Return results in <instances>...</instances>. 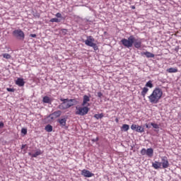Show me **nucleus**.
<instances>
[{
    "label": "nucleus",
    "mask_w": 181,
    "mask_h": 181,
    "mask_svg": "<svg viewBox=\"0 0 181 181\" xmlns=\"http://www.w3.org/2000/svg\"><path fill=\"white\" fill-rule=\"evenodd\" d=\"M146 87H148L149 88H152L153 87V83H152V81H148L146 83Z\"/></svg>",
    "instance_id": "obj_25"
},
{
    "label": "nucleus",
    "mask_w": 181,
    "mask_h": 181,
    "mask_svg": "<svg viewBox=\"0 0 181 181\" xmlns=\"http://www.w3.org/2000/svg\"><path fill=\"white\" fill-rule=\"evenodd\" d=\"M26 148V144H23L21 146V149H25Z\"/></svg>",
    "instance_id": "obj_38"
},
{
    "label": "nucleus",
    "mask_w": 181,
    "mask_h": 181,
    "mask_svg": "<svg viewBox=\"0 0 181 181\" xmlns=\"http://www.w3.org/2000/svg\"><path fill=\"white\" fill-rule=\"evenodd\" d=\"M3 57L4 59H6L7 60H9V59L12 58V56H11V54H9L8 53H5V54H3Z\"/></svg>",
    "instance_id": "obj_26"
},
{
    "label": "nucleus",
    "mask_w": 181,
    "mask_h": 181,
    "mask_svg": "<svg viewBox=\"0 0 181 181\" xmlns=\"http://www.w3.org/2000/svg\"><path fill=\"white\" fill-rule=\"evenodd\" d=\"M120 42L122 45L127 49H129V47H132L133 46L136 49H141V47H142V39L136 38L135 35H130L128 39L123 38Z\"/></svg>",
    "instance_id": "obj_1"
},
{
    "label": "nucleus",
    "mask_w": 181,
    "mask_h": 181,
    "mask_svg": "<svg viewBox=\"0 0 181 181\" xmlns=\"http://www.w3.org/2000/svg\"><path fill=\"white\" fill-rule=\"evenodd\" d=\"M132 9H135V6H132Z\"/></svg>",
    "instance_id": "obj_40"
},
{
    "label": "nucleus",
    "mask_w": 181,
    "mask_h": 181,
    "mask_svg": "<svg viewBox=\"0 0 181 181\" xmlns=\"http://www.w3.org/2000/svg\"><path fill=\"white\" fill-rule=\"evenodd\" d=\"M57 122L60 124V126L63 128L67 122V119L66 118H62V119H59L57 120Z\"/></svg>",
    "instance_id": "obj_17"
},
{
    "label": "nucleus",
    "mask_w": 181,
    "mask_h": 181,
    "mask_svg": "<svg viewBox=\"0 0 181 181\" xmlns=\"http://www.w3.org/2000/svg\"><path fill=\"white\" fill-rule=\"evenodd\" d=\"M168 73H177V68H170L167 69Z\"/></svg>",
    "instance_id": "obj_23"
},
{
    "label": "nucleus",
    "mask_w": 181,
    "mask_h": 181,
    "mask_svg": "<svg viewBox=\"0 0 181 181\" xmlns=\"http://www.w3.org/2000/svg\"><path fill=\"white\" fill-rule=\"evenodd\" d=\"M62 103L59 105L58 108L59 110H69V107L67 106V100H61Z\"/></svg>",
    "instance_id": "obj_13"
},
{
    "label": "nucleus",
    "mask_w": 181,
    "mask_h": 181,
    "mask_svg": "<svg viewBox=\"0 0 181 181\" xmlns=\"http://www.w3.org/2000/svg\"><path fill=\"white\" fill-rule=\"evenodd\" d=\"M60 101H67L66 107H69V108H71V107H74V105H76V104H78V102L76 99H64L61 98Z\"/></svg>",
    "instance_id": "obj_7"
},
{
    "label": "nucleus",
    "mask_w": 181,
    "mask_h": 181,
    "mask_svg": "<svg viewBox=\"0 0 181 181\" xmlns=\"http://www.w3.org/2000/svg\"><path fill=\"white\" fill-rule=\"evenodd\" d=\"M16 84L19 87H23V86H25V81H23V78H18L16 81Z\"/></svg>",
    "instance_id": "obj_15"
},
{
    "label": "nucleus",
    "mask_w": 181,
    "mask_h": 181,
    "mask_svg": "<svg viewBox=\"0 0 181 181\" xmlns=\"http://www.w3.org/2000/svg\"><path fill=\"white\" fill-rule=\"evenodd\" d=\"M81 175L82 176H84V177H93V176H94L93 173L90 172V170L86 169L81 171Z\"/></svg>",
    "instance_id": "obj_12"
},
{
    "label": "nucleus",
    "mask_w": 181,
    "mask_h": 181,
    "mask_svg": "<svg viewBox=\"0 0 181 181\" xmlns=\"http://www.w3.org/2000/svg\"><path fill=\"white\" fill-rule=\"evenodd\" d=\"M49 22H56L57 23H59V22H60V20H59V18H51L49 20Z\"/></svg>",
    "instance_id": "obj_28"
},
{
    "label": "nucleus",
    "mask_w": 181,
    "mask_h": 181,
    "mask_svg": "<svg viewBox=\"0 0 181 181\" xmlns=\"http://www.w3.org/2000/svg\"><path fill=\"white\" fill-rule=\"evenodd\" d=\"M149 91V88L144 87L141 91V95L143 97V98H145V95H146V94L148 93V92Z\"/></svg>",
    "instance_id": "obj_20"
},
{
    "label": "nucleus",
    "mask_w": 181,
    "mask_h": 181,
    "mask_svg": "<svg viewBox=\"0 0 181 181\" xmlns=\"http://www.w3.org/2000/svg\"><path fill=\"white\" fill-rule=\"evenodd\" d=\"M91 141L92 142H98V141H100V138L96 137L95 139H92Z\"/></svg>",
    "instance_id": "obj_32"
},
{
    "label": "nucleus",
    "mask_w": 181,
    "mask_h": 181,
    "mask_svg": "<svg viewBox=\"0 0 181 181\" xmlns=\"http://www.w3.org/2000/svg\"><path fill=\"white\" fill-rule=\"evenodd\" d=\"M162 95H163V91L160 88H156L151 95L148 96L149 102L151 104H158L159 103V100L162 98Z\"/></svg>",
    "instance_id": "obj_2"
},
{
    "label": "nucleus",
    "mask_w": 181,
    "mask_h": 181,
    "mask_svg": "<svg viewBox=\"0 0 181 181\" xmlns=\"http://www.w3.org/2000/svg\"><path fill=\"white\" fill-rule=\"evenodd\" d=\"M42 153H43V151L38 150L35 153L33 154L32 153H29V155H30L32 158H37V156H39V155H42Z\"/></svg>",
    "instance_id": "obj_19"
},
{
    "label": "nucleus",
    "mask_w": 181,
    "mask_h": 181,
    "mask_svg": "<svg viewBox=\"0 0 181 181\" xmlns=\"http://www.w3.org/2000/svg\"><path fill=\"white\" fill-rule=\"evenodd\" d=\"M45 129L47 132H52V131H53V127L50 124H47Z\"/></svg>",
    "instance_id": "obj_22"
},
{
    "label": "nucleus",
    "mask_w": 181,
    "mask_h": 181,
    "mask_svg": "<svg viewBox=\"0 0 181 181\" xmlns=\"http://www.w3.org/2000/svg\"><path fill=\"white\" fill-rule=\"evenodd\" d=\"M13 37L17 40H25V33L21 29H16L12 32Z\"/></svg>",
    "instance_id": "obj_4"
},
{
    "label": "nucleus",
    "mask_w": 181,
    "mask_h": 181,
    "mask_svg": "<svg viewBox=\"0 0 181 181\" xmlns=\"http://www.w3.org/2000/svg\"><path fill=\"white\" fill-rule=\"evenodd\" d=\"M4 127H5V124L4 123V122H0V129L4 128Z\"/></svg>",
    "instance_id": "obj_34"
},
{
    "label": "nucleus",
    "mask_w": 181,
    "mask_h": 181,
    "mask_svg": "<svg viewBox=\"0 0 181 181\" xmlns=\"http://www.w3.org/2000/svg\"><path fill=\"white\" fill-rule=\"evenodd\" d=\"M52 100L49 98V96H44L42 99V103L44 104H52Z\"/></svg>",
    "instance_id": "obj_18"
},
{
    "label": "nucleus",
    "mask_w": 181,
    "mask_h": 181,
    "mask_svg": "<svg viewBox=\"0 0 181 181\" xmlns=\"http://www.w3.org/2000/svg\"><path fill=\"white\" fill-rule=\"evenodd\" d=\"M90 96L85 95H83V103L81 104L82 107H86V105H87V107H90Z\"/></svg>",
    "instance_id": "obj_10"
},
{
    "label": "nucleus",
    "mask_w": 181,
    "mask_h": 181,
    "mask_svg": "<svg viewBox=\"0 0 181 181\" xmlns=\"http://www.w3.org/2000/svg\"><path fill=\"white\" fill-rule=\"evenodd\" d=\"M160 163H161L163 169H168V168H169V160H168V158L166 156L161 158V162Z\"/></svg>",
    "instance_id": "obj_9"
},
{
    "label": "nucleus",
    "mask_w": 181,
    "mask_h": 181,
    "mask_svg": "<svg viewBox=\"0 0 181 181\" xmlns=\"http://www.w3.org/2000/svg\"><path fill=\"white\" fill-rule=\"evenodd\" d=\"M60 115H62V111L61 110H57V111H55L53 113L50 114L48 116V118H50L51 119H54V117L55 118H59V117H60Z\"/></svg>",
    "instance_id": "obj_11"
},
{
    "label": "nucleus",
    "mask_w": 181,
    "mask_h": 181,
    "mask_svg": "<svg viewBox=\"0 0 181 181\" xmlns=\"http://www.w3.org/2000/svg\"><path fill=\"white\" fill-rule=\"evenodd\" d=\"M76 115H81V117H83V115H87L90 111V108H88V106H83V107H76Z\"/></svg>",
    "instance_id": "obj_5"
},
{
    "label": "nucleus",
    "mask_w": 181,
    "mask_h": 181,
    "mask_svg": "<svg viewBox=\"0 0 181 181\" xmlns=\"http://www.w3.org/2000/svg\"><path fill=\"white\" fill-rule=\"evenodd\" d=\"M122 131H124V132H127V131H128L129 129V125L124 124L122 125V127H121Z\"/></svg>",
    "instance_id": "obj_21"
},
{
    "label": "nucleus",
    "mask_w": 181,
    "mask_h": 181,
    "mask_svg": "<svg viewBox=\"0 0 181 181\" xmlns=\"http://www.w3.org/2000/svg\"><path fill=\"white\" fill-rule=\"evenodd\" d=\"M131 129H132V131H136V132H140L141 134L145 132V129L142 127V126L138 124H132L131 126Z\"/></svg>",
    "instance_id": "obj_8"
},
{
    "label": "nucleus",
    "mask_w": 181,
    "mask_h": 181,
    "mask_svg": "<svg viewBox=\"0 0 181 181\" xmlns=\"http://www.w3.org/2000/svg\"><path fill=\"white\" fill-rule=\"evenodd\" d=\"M104 117V114L100 113V114H95L94 115V118H96V119H101V118Z\"/></svg>",
    "instance_id": "obj_24"
},
{
    "label": "nucleus",
    "mask_w": 181,
    "mask_h": 181,
    "mask_svg": "<svg viewBox=\"0 0 181 181\" xmlns=\"http://www.w3.org/2000/svg\"><path fill=\"white\" fill-rule=\"evenodd\" d=\"M6 90H7V91H8L9 93H15V88H7Z\"/></svg>",
    "instance_id": "obj_30"
},
{
    "label": "nucleus",
    "mask_w": 181,
    "mask_h": 181,
    "mask_svg": "<svg viewBox=\"0 0 181 181\" xmlns=\"http://www.w3.org/2000/svg\"><path fill=\"white\" fill-rule=\"evenodd\" d=\"M95 40L94 39V37L90 35L87 37V40L84 41V43L85 45H86V46H89V47H93V50L97 51L98 50V45L94 43Z\"/></svg>",
    "instance_id": "obj_3"
},
{
    "label": "nucleus",
    "mask_w": 181,
    "mask_h": 181,
    "mask_svg": "<svg viewBox=\"0 0 181 181\" xmlns=\"http://www.w3.org/2000/svg\"><path fill=\"white\" fill-rule=\"evenodd\" d=\"M119 120L118 119V118H116V119H115V122H119Z\"/></svg>",
    "instance_id": "obj_39"
},
{
    "label": "nucleus",
    "mask_w": 181,
    "mask_h": 181,
    "mask_svg": "<svg viewBox=\"0 0 181 181\" xmlns=\"http://www.w3.org/2000/svg\"><path fill=\"white\" fill-rule=\"evenodd\" d=\"M141 155L145 156L146 155L148 158H152L153 156V148H142L140 151Z\"/></svg>",
    "instance_id": "obj_6"
},
{
    "label": "nucleus",
    "mask_w": 181,
    "mask_h": 181,
    "mask_svg": "<svg viewBox=\"0 0 181 181\" xmlns=\"http://www.w3.org/2000/svg\"><path fill=\"white\" fill-rule=\"evenodd\" d=\"M151 126L153 127L155 129H159V124L156 123L151 122Z\"/></svg>",
    "instance_id": "obj_27"
},
{
    "label": "nucleus",
    "mask_w": 181,
    "mask_h": 181,
    "mask_svg": "<svg viewBox=\"0 0 181 181\" xmlns=\"http://www.w3.org/2000/svg\"><path fill=\"white\" fill-rule=\"evenodd\" d=\"M103 93H101V92H98V97L99 98H103Z\"/></svg>",
    "instance_id": "obj_33"
},
{
    "label": "nucleus",
    "mask_w": 181,
    "mask_h": 181,
    "mask_svg": "<svg viewBox=\"0 0 181 181\" xmlns=\"http://www.w3.org/2000/svg\"><path fill=\"white\" fill-rule=\"evenodd\" d=\"M56 17H57V18H62V13H57L56 14Z\"/></svg>",
    "instance_id": "obj_35"
},
{
    "label": "nucleus",
    "mask_w": 181,
    "mask_h": 181,
    "mask_svg": "<svg viewBox=\"0 0 181 181\" xmlns=\"http://www.w3.org/2000/svg\"><path fill=\"white\" fill-rule=\"evenodd\" d=\"M162 166V163L158 162V161H155L153 163H152V167L154 169H160V167Z\"/></svg>",
    "instance_id": "obj_16"
},
{
    "label": "nucleus",
    "mask_w": 181,
    "mask_h": 181,
    "mask_svg": "<svg viewBox=\"0 0 181 181\" xmlns=\"http://www.w3.org/2000/svg\"><path fill=\"white\" fill-rule=\"evenodd\" d=\"M21 134H23V135H26L28 134V129L23 128L21 129Z\"/></svg>",
    "instance_id": "obj_29"
},
{
    "label": "nucleus",
    "mask_w": 181,
    "mask_h": 181,
    "mask_svg": "<svg viewBox=\"0 0 181 181\" xmlns=\"http://www.w3.org/2000/svg\"><path fill=\"white\" fill-rule=\"evenodd\" d=\"M146 127L149 129L151 128V125L146 124Z\"/></svg>",
    "instance_id": "obj_37"
},
{
    "label": "nucleus",
    "mask_w": 181,
    "mask_h": 181,
    "mask_svg": "<svg viewBox=\"0 0 181 181\" xmlns=\"http://www.w3.org/2000/svg\"><path fill=\"white\" fill-rule=\"evenodd\" d=\"M61 30H62L63 35H67V32H69V30L66 28H62Z\"/></svg>",
    "instance_id": "obj_31"
},
{
    "label": "nucleus",
    "mask_w": 181,
    "mask_h": 181,
    "mask_svg": "<svg viewBox=\"0 0 181 181\" xmlns=\"http://www.w3.org/2000/svg\"><path fill=\"white\" fill-rule=\"evenodd\" d=\"M141 56H146V57H147V59H151V58H153L155 57V54H152L150 52H141Z\"/></svg>",
    "instance_id": "obj_14"
},
{
    "label": "nucleus",
    "mask_w": 181,
    "mask_h": 181,
    "mask_svg": "<svg viewBox=\"0 0 181 181\" xmlns=\"http://www.w3.org/2000/svg\"><path fill=\"white\" fill-rule=\"evenodd\" d=\"M30 37H36V34H30Z\"/></svg>",
    "instance_id": "obj_36"
}]
</instances>
